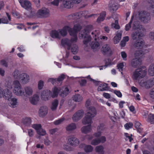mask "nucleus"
Masks as SVG:
<instances>
[{"label":"nucleus","mask_w":154,"mask_h":154,"mask_svg":"<svg viewBox=\"0 0 154 154\" xmlns=\"http://www.w3.org/2000/svg\"><path fill=\"white\" fill-rule=\"evenodd\" d=\"M29 76L28 74L25 73H21L20 80L21 81L23 84H27L29 82Z\"/></svg>","instance_id":"obj_23"},{"label":"nucleus","mask_w":154,"mask_h":154,"mask_svg":"<svg viewBox=\"0 0 154 154\" xmlns=\"http://www.w3.org/2000/svg\"><path fill=\"white\" fill-rule=\"evenodd\" d=\"M126 65V63L124 62L119 63L117 64V68L120 71L122 72H121V74H122V71H123L124 67Z\"/></svg>","instance_id":"obj_45"},{"label":"nucleus","mask_w":154,"mask_h":154,"mask_svg":"<svg viewBox=\"0 0 154 154\" xmlns=\"http://www.w3.org/2000/svg\"><path fill=\"white\" fill-rule=\"evenodd\" d=\"M92 118L88 116V115H86L85 117L82 120V123L83 125H91L92 123Z\"/></svg>","instance_id":"obj_24"},{"label":"nucleus","mask_w":154,"mask_h":154,"mask_svg":"<svg viewBox=\"0 0 154 154\" xmlns=\"http://www.w3.org/2000/svg\"><path fill=\"white\" fill-rule=\"evenodd\" d=\"M88 13V11H84L72 14L69 15L67 17V19L69 20H77L80 19L82 17H85L86 18L94 17V18L97 17V14H93L88 16H86V15Z\"/></svg>","instance_id":"obj_8"},{"label":"nucleus","mask_w":154,"mask_h":154,"mask_svg":"<svg viewBox=\"0 0 154 154\" xmlns=\"http://www.w3.org/2000/svg\"><path fill=\"white\" fill-rule=\"evenodd\" d=\"M125 135L126 137V140H129L130 142H131V141L133 140V139L132 137V134H131L130 135L129 134L127 133H125Z\"/></svg>","instance_id":"obj_54"},{"label":"nucleus","mask_w":154,"mask_h":154,"mask_svg":"<svg viewBox=\"0 0 154 154\" xmlns=\"http://www.w3.org/2000/svg\"><path fill=\"white\" fill-rule=\"evenodd\" d=\"M68 143L72 146H76L79 144L80 141L74 136H69L68 139Z\"/></svg>","instance_id":"obj_13"},{"label":"nucleus","mask_w":154,"mask_h":154,"mask_svg":"<svg viewBox=\"0 0 154 154\" xmlns=\"http://www.w3.org/2000/svg\"><path fill=\"white\" fill-rule=\"evenodd\" d=\"M112 17L115 20V23H112L111 24V27L117 29H119L120 27L118 23L117 16L116 14H114Z\"/></svg>","instance_id":"obj_26"},{"label":"nucleus","mask_w":154,"mask_h":154,"mask_svg":"<svg viewBox=\"0 0 154 154\" xmlns=\"http://www.w3.org/2000/svg\"><path fill=\"white\" fill-rule=\"evenodd\" d=\"M113 92L118 97L121 98L122 97V94L119 91L114 90Z\"/></svg>","instance_id":"obj_58"},{"label":"nucleus","mask_w":154,"mask_h":154,"mask_svg":"<svg viewBox=\"0 0 154 154\" xmlns=\"http://www.w3.org/2000/svg\"><path fill=\"white\" fill-rule=\"evenodd\" d=\"M103 95L105 98L107 99H110L111 97V95L110 94L108 93L105 92L103 94Z\"/></svg>","instance_id":"obj_63"},{"label":"nucleus","mask_w":154,"mask_h":154,"mask_svg":"<svg viewBox=\"0 0 154 154\" xmlns=\"http://www.w3.org/2000/svg\"><path fill=\"white\" fill-rule=\"evenodd\" d=\"M139 17L140 21L144 23H148L151 20L150 14L145 11H140L139 13Z\"/></svg>","instance_id":"obj_10"},{"label":"nucleus","mask_w":154,"mask_h":154,"mask_svg":"<svg viewBox=\"0 0 154 154\" xmlns=\"http://www.w3.org/2000/svg\"><path fill=\"white\" fill-rule=\"evenodd\" d=\"M133 126V124L132 123L129 122L126 124L125 125L124 127L126 129L128 130L132 128Z\"/></svg>","instance_id":"obj_56"},{"label":"nucleus","mask_w":154,"mask_h":154,"mask_svg":"<svg viewBox=\"0 0 154 154\" xmlns=\"http://www.w3.org/2000/svg\"><path fill=\"white\" fill-rule=\"evenodd\" d=\"M136 24L135 22L134 21L132 25V28L135 31L132 33L131 35L132 38L134 41L139 39H142L141 37L143 35L142 31L144 30L142 26L139 23H137V25H136Z\"/></svg>","instance_id":"obj_6"},{"label":"nucleus","mask_w":154,"mask_h":154,"mask_svg":"<svg viewBox=\"0 0 154 154\" xmlns=\"http://www.w3.org/2000/svg\"><path fill=\"white\" fill-rule=\"evenodd\" d=\"M49 14V10L45 8H42L39 10L37 13V15L39 17H47Z\"/></svg>","instance_id":"obj_12"},{"label":"nucleus","mask_w":154,"mask_h":154,"mask_svg":"<svg viewBox=\"0 0 154 154\" xmlns=\"http://www.w3.org/2000/svg\"><path fill=\"white\" fill-rule=\"evenodd\" d=\"M6 14L7 17H8V19H7L6 17H5L1 18L2 23L8 24L9 23V21H11V18L9 14L7 12L6 13Z\"/></svg>","instance_id":"obj_38"},{"label":"nucleus","mask_w":154,"mask_h":154,"mask_svg":"<svg viewBox=\"0 0 154 154\" xmlns=\"http://www.w3.org/2000/svg\"><path fill=\"white\" fill-rule=\"evenodd\" d=\"M82 28L81 26L79 24H75L73 29L69 27L67 31L72 37L70 40L67 38L62 39L61 42V45L63 46L67 47L68 50L70 49L71 45L77 42L78 39L77 33Z\"/></svg>","instance_id":"obj_1"},{"label":"nucleus","mask_w":154,"mask_h":154,"mask_svg":"<svg viewBox=\"0 0 154 154\" xmlns=\"http://www.w3.org/2000/svg\"><path fill=\"white\" fill-rule=\"evenodd\" d=\"M63 148L66 150L68 151H71L73 150V149L72 147L66 144L63 145Z\"/></svg>","instance_id":"obj_52"},{"label":"nucleus","mask_w":154,"mask_h":154,"mask_svg":"<svg viewBox=\"0 0 154 154\" xmlns=\"http://www.w3.org/2000/svg\"><path fill=\"white\" fill-rule=\"evenodd\" d=\"M72 99L75 102H79L83 100V97L80 94H75L73 96Z\"/></svg>","instance_id":"obj_39"},{"label":"nucleus","mask_w":154,"mask_h":154,"mask_svg":"<svg viewBox=\"0 0 154 154\" xmlns=\"http://www.w3.org/2000/svg\"><path fill=\"white\" fill-rule=\"evenodd\" d=\"M146 69L144 68H137L133 72V78L135 80L142 79L146 75Z\"/></svg>","instance_id":"obj_9"},{"label":"nucleus","mask_w":154,"mask_h":154,"mask_svg":"<svg viewBox=\"0 0 154 154\" xmlns=\"http://www.w3.org/2000/svg\"><path fill=\"white\" fill-rule=\"evenodd\" d=\"M65 120V118H62L57 120L54 122V124L56 125H58L61 124Z\"/></svg>","instance_id":"obj_53"},{"label":"nucleus","mask_w":154,"mask_h":154,"mask_svg":"<svg viewBox=\"0 0 154 154\" xmlns=\"http://www.w3.org/2000/svg\"><path fill=\"white\" fill-rule=\"evenodd\" d=\"M100 30L97 29L92 31L91 32V35L92 38L96 41L98 38L100 34Z\"/></svg>","instance_id":"obj_37"},{"label":"nucleus","mask_w":154,"mask_h":154,"mask_svg":"<svg viewBox=\"0 0 154 154\" xmlns=\"http://www.w3.org/2000/svg\"><path fill=\"white\" fill-rule=\"evenodd\" d=\"M20 71L18 70L15 69L12 73V76L15 80H20L21 76Z\"/></svg>","instance_id":"obj_34"},{"label":"nucleus","mask_w":154,"mask_h":154,"mask_svg":"<svg viewBox=\"0 0 154 154\" xmlns=\"http://www.w3.org/2000/svg\"><path fill=\"white\" fill-rule=\"evenodd\" d=\"M104 148L102 146L99 145L97 146L95 148L96 152L97 154H104Z\"/></svg>","instance_id":"obj_40"},{"label":"nucleus","mask_w":154,"mask_h":154,"mask_svg":"<svg viewBox=\"0 0 154 154\" xmlns=\"http://www.w3.org/2000/svg\"><path fill=\"white\" fill-rule=\"evenodd\" d=\"M121 56L124 60H127V55L126 53L124 51H122L121 52Z\"/></svg>","instance_id":"obj_62"},{"label":"nucleus","mask_w":154,"mask_h":154,"mask_svg":"<svg viewBox=\"0 0 154 154\" xmlns=\"http://www.w3.org/2000/svg\"><path fill=\"white\" fill-rule=\"evenodd\" d=\"M44 82L43 81L40 80L38 82V88L39 89H42L44 86Z\"/></svg>","instance_id":"obj_59"},{"label":"nucleus","mask_w":154,"mask_h":154,"mask_svg":"<svg viewBox=\"0 0 154 154\" xmlns=\"http://www.w3.org/2000/svg\"><path fill=\"white\" fill-rule=\"evenodd\" d=\"M133 45L134 48L137 49H141L146 47L145 43L142 39H139L134 41Z\"/></svg>","instance_id":"obj_14"},{"label":"nucleus","mask_w":154,"mask_h":154,"mask_svg":"<svg viewBox=\"0 0 154 154\" xmlns=\"http://www.w3.org/2000/svg\"><path fill=\"white\" fill-rule=\"evenodd\" d=\"M71 52L74 54H76L78 50V47L75 44H73L70 47Z\"/></svg>","instance_id":"obj_42"},{"label":"nucleus","mask_w":154,"mask_h":154,"mask_svg":"<svg viewBox=\"0 0 154 154\" xmlns=\"http://www.w3.org/2000/svg\"><path fill=\"white\" fill-rule=\"evenodd\" d=\"M69 89L67 86H65L62 88L60 87H55L52 90V93L50 90L43 91L41 93V98L42 100L45 101L48 100L50 97L51 95L53 97H57L58 93L62 97L66 96L69 93Z\"/></svg>","instance_id":"obj_2"},{"label":"nucleus","mask_w":154,"mask_h":154,"mask_svg":"<svg viewBox=\"0 0 154 154\" xmlns=\"http://www.w3.org/2000/svg\"><path fill=\"white\" fill-rule=\"evenodd\" d=\"M135 127L137 128L138 132L140 133L142 131V128L141 127V124L139 122L135 121L134 123Z\"/></svg>","instance_id":"obj_47"},{"label":"nucleus","mask_w":154,"mask_h":154,"mask_svg":"<svg viewBox=\"0 0 154 154\" xmlns=\"http://www.w3.org/2000/svg\"><path fill=\"white\" fill-rule=\"evenodd\" d=\"M48 113V108L47 106H42L40 108L38 111L39 116L43 117L47 114Z\"/></svg>","instance_id":"obj_21"},{"label":"nucleus","mask_w":154,"mask_h":154,"mask_svg":"<svg viewBox=\"0 0 154 154\" xmlns=\"http://www.w3.org/2000/svg\"><path fill=\"white\" fill-rule=\"evenodd\" d=\"M87 112L86 115L93 118L95 117L97 114V111L96 108L93 106H89L87 110Z\"/></svg>","instance_id":"obj_19"},{"label":"nucleus","mask_w":154,"mask_h":154,"mask_svg":"<svg viewBox=\"0 0 154 154\" xmlns=\"http://www.w3.org/2000/svg\"><path fill=\"white\" fill-rule=\"evenodd\" d=\"M122 32L121 31H118L116 33V35L113 39V42L115 44H118L120 42L122 35Z\"/></svg>","instance_id":"obj_25"},{"label":"nucleus","mask_w":154,"mask_h":154,"mask_svg":"<svg viewBox=\"0 0 154 154\" xmlns=\"http://www.w3.org/2000/svg\"><path fill=\"white\" fill-rule=\"evenodd\" d=\"M80 148H83L84 151L87 153L92 152L94 149L93 147L90 145H86L85 143H81L79 145Z\"/></svg>","instance_id":"obj_18"},{"label":"nucleus","mask_w":154,"mask_h":154,"mask_svg":"<svg viewBox=\"0 0 154 154\" xmlns=\"http://www.w3.org/2000/svg\"><path fill=\"white\" fill-rule=\"evenodd\" d=\"M100 141V143H103L105 142L106 141V137L104 136L101 137L100 138H98Z\"/></svg>","instance_id":"obj_61"},{"label":"nucleus","mask_w":154,"mask_h":154,"mask_svg":"<svg viewBox=\"0 0 154 154\" xmlns=\"http://www.w3.org/2000/svg\"><path fill=\"white\" fill-rule=\"evenodd\" d=\"M141 64V60L137 58H134L131 60V65L134 67L136 68L140 65Z\"/></svg>","instance_id":"obj_29"},{"label":"nucleus","mask_w":154,"mask_h":154,"mask_svg":"<svg viewBox=\"0 0 154 154\" xmlns=\"http://www.w3.org/2000/svg\"><path fill=\"white\" fill-rule=\"evenodd\" d=\"M144 54L143 51L141 50L136 51L134 53V55L136 57H141Z\"/></svg>","instance_id":"obj_49"},{"label":"nucleus","mask_w":154,"mask_h":154,"mask_svg":"<svg viewBox=\"0 0 154 154\" xmlns=\"http://www.w3.org/2000/svg\"><path fill=\"white\" fill-rule=\"evenodd\" d=\"M58 101L57 100H55L53 101L50 106V108L52 111L55 110L58 106Z\"/></svg>","instance_id":"obj_41"},{"label":"nucleus","mask_w":154,"mask_h":154,"mask_svg":"<svg viewBox=\"0 0 154 154\" xmlns=\"http://www.w3.org/2000/svg\"><path fill=\"white\" fill-rule=\"evenodd\" d=\"M106 13L105 12H103L100 14V16L97 19V22L99 23L101 21H103L105 17Z\"/></svg>","instance_id":"obj_43"},{"label":"nucleus","mask_w":154,"mask_h":154,"mask_svg":"<svg viewBox=\"0 0 154 154\" xmlns=\"http://www.w3.org/2000/svg\"><path fill=\"white\" fill-rule=\"evenodd\" d=\"M21 6L24 9L29 11L32 9V4L31 2L28 0H18Z\"/></svg>","instance_id":"obj_11"},{"label":"nucleus","mask_w":154,"mask_h":154,"mask_svg":"<svg viewBox=\"0 0 154 154\" xmlns=\"http://www.w3.org/2000/svg\"><path fill=\"white\" fill-rule=\"evenodd\" d=\"M99 84V86L97 90L98 91H106L107 89V84L106 83H100V82H97Z\"/></svg>","instance_id":"obj_33"},{"label":"nucleus","mask_w":154,"mask_h":154,"mask_svg":"<svg viewBox=\"0 0 154 154\" xmlns=\"http://www.w3.org/2000/svg\"><path fill=\"white\" fill-rule=\"evenodd\" d=\"M147 121L151 124H154V114H150L149 115Z\"/></svg>","instance_id":"obj_46"},{"label":"nucleus","mask_w":154,"mask_h":154,"mask_svg":"<svg viewBox=\"0 0 154 154\" xmlns=\"http://www.w3.org/2000/svg\"><path fill=\"white\" fill-rule=\"evenodd\" d=\"M110 114L109 115H111V116L115 118L118 117V114L117 112L115 111L113 109H112L110 111Z\"/></svg>","instance_id":"obj_55"},{"label":"nucleus","mask_w":154,"mask_h":154,"mask_svg":"<svg viewBox=\"0 0 154 154\" xmlns=\"http://www.w3.org/2000/svg\"><path fill=\"white\" fill-rule=\"evenodd\" d=\"M31 119L29 118L26 117L23 119V123L27 126L29 125L31 123Z\"/></svg>","instance_id":"obj_48"},{"label":"nucleus","mask_w":154,"mask_h":154,"mask_svg":"<svg viewBox=\"0 0 154 154\" xmlns=\"http://www.w3.org/2000/svg\"><path fill=\"white\" fill-rule=\"evenodd\" d=\"M134 21L135 22L136 24L137 23H139V22L138 21H137L136 19L135 18L134 16L132 17L131 20L129 23L128 24H127L125 26V30L126 31H128L131 27V24L132 23H133V24ZM136 25H137V24H136Z\"/></svg>","instance_id":"obj_35"},{"label":"nucleus","mask_w":154,"mask_h":154,"mask_svg":"<svg viewBox=\"0 0 154 154\" xmlns=\"http://www.w3.org/2000/svg\"><path fill=\"white\" fill-rule=\"evenodd\" d=\"M149 96L150 97L154 99V88L151 89L149 93Z\"/></svg>","instance_id":"obj_64"},{"label":"nucleus","mask_w":154,"mask_h":154,"mask_svg":"<svg viewBox=\"0 0 154 154\" xmlns=\"http://www.w3.org/2000/svg\"><path fill=\"white\" fill-rule=\"evenodd\" d=\"M140 85L145 87L146 88H149L154 85V79H151L146 82L142 80L140 82Z\"/></svg>","instance_id":"obj_16"},{"label":"nucleus","mask_w":154,"mask_h":154,"mask_svg":"<svg viewBox=\"0 0 154 154\" xmlns=\"http://www.w3.org/2000/svg\"><path fill=\"white\" fill-rule=\"evenodd\" d=\"M92 126L91 125L84 126L82 127L81 131L82 133L86 134L90 133L92 131Z\"/></svg>","instance_id":"obj_27"},{"label":"nucleus","mask_w":154,"mask_h":154,"mask_svg":"<svg viewBox=\"0 0 154 154\" xmlns=\"http://www.w3.org/2000/svg\"><path fill=\"white\" fill-rule=\"evenodd\" d=\"M84 115V111L82 110H79L75 113L73 116L72 119L73 121L77 122L80 120Z\"/></svg>","instance_id":"obj_17"},{"label":"nucleus","mask_w":154,"mask_h":154,"mask_svg":"<svg viewBox=\"0 0 154 154\" xmlns=\"http://www.w3.org/2000/svg\"><path fill=\"white\" fill-rule=\"evenodd\" d=\"M149 37L151 41H154V31L150 32L149 33Z\"/></svg>","instance_id":"obj_57"},{"label":"nucleus","mask_w":154,"mask_h":154,"mask_svg":"<svg viewBox=\"0 0 154 154\" xmlns=\"http://www.w3.org/2000/svg\"><path fill=\"white\" fill-rule=\"evenodd\" d=\"M4 85L7 89H12L13 93L18 96H22L24 95V92L19 81L14 80L12 82L11 79L8 78L5 80Z\"/></svg>","instance_id":"obj_3"},{"label":"nucleus","mask_w":154,"mask_h":154,"mask_svg":"<svg viewBox=\"0 0 154 154\" xmlns=\"http://www.w3.org/2000/svg\"><path fill=\"white\" fill-rule=\"evenodd\" d=\"M60 6L62 8L69 9L73 6L71 0H63Z\"/></svg>","instance_id":"obj_20"},{"label":"nucleus","mask_w":154,"mask_h":154,"mask_svg":"<svg viewBox=\"0 0 154 154\" xmlns=\"http://www.w3.org/2000/svg\"><path fill=\"white\" fill-rule=\"evenodd\" d=\"M24 91L26 96H30L32 95L33 93V90L32 87L27 86L24 88Z\"/></svg>","instance_id":"obj_32"},{"label":"nucleus","mask_w":154,"mask_h":154,"mask_svg":"<svg viewBox=\"0 0 154 154\" xmlns=\"http://www.w3.org/2000/svg\"><path fill=\"white\" fill-rule=\"evenodd\" d=\"M148 73L150 76H154V64H152L149 66L148 70Z\"/></svg>","instance_id":"obj_44"},{"label":"nucleus","mask_w":154,"mask_h":154,"mask_svg":"<svg viewBox=\"0 0 154 154\" xmlns=\"http://www.w3.org/2000/svg\"><path fill=\"white\" fill-rule=\"evenodd\" d=\"M104 125L103 123H100L97 126V131L102 132L104 129Z\"/></svg>","instance_id":"obj_51"},{"label":"nucleus","mask_w":154,"mask_h":154,"mask_svg":"<svg viewBox=\"0 0 154 154\" xmlns=\"http://www.w3.org/2000/svg\"><path fill=\"white\" fill-rule=\"evenodd\" d=\"M90 42H89V45L87 47L90 45L94 51L97 50L100 48V44L97 41L95 42H92L91 45H90Z\"/></svg>","instance_id":"obj_36"},{"label":"nucleus","mask_w":154,"mask_h":154,"mask_svg":"<svg viewBox=\"0 0 154 154\" xmlns=\"http://www.w3.org/2000/svg\"><path fill=\"white\" fill-rule=\"evenodd\" d=\"M32 127L36 131L37 133L39 135L44 136L46 134L45 130L41 128V125L40 124H35L32 125Z\"/></svg>","instance_id":"obj_15"},{"label":"nucleus","mask_w":154,"mask_h":154,"mask_svg":"<svg viewBox=\"0 0 154 154\" xmlns=\"http://www.w3.org/2000/svg\"><path fill=\"white\" fill-rule=\"evenodd\" d=\"M0 64L3 66L7 67L8 66V64L6 61L5 60H2L0 61Z\"/></svg>","instance_id":"obj_60"},{"label":"nucleus","mask_w":154,"mask_h":154,"mask_svg":"<svg viewBox=\"0 0 154 154\" xmlns=\"http://www.w3.org/2000/svg\"><path fill=\"white\" fill-rule=\"evenodd\" d=\"M91 144L94 146L100 144V141L98 138H95L91 140Z\"/></svg>","instance_id":"obj_50"},{"label":"nucleus","mask_w":154,"mask_h":154,"mask_svg":"<svg viewBox=\"0 0 154 154\" xmlns=\"http://www.w3.org/2000/svg\"><path fill=\"white\" fill-rule=\"evenodd\" d=\"M39 100V97L37 94H35L29 98L30 103L34 105L37 104L38 103Z\"/></svg>","instance_id":"obj_22"},{"label":"nucleus","mask_w":154,"mask_h":154,"mask_svg":"<svg viewBox=\"0 0 154 154\" xmlns=\"http://www.w3.org/2000/svg\"><path fill=\"white\" fill-rule=\"evenodd\" d=\"M94 28L92 25H88L86 26L85 29L82 30L79 33V37L80 39L84 38L83 42L85 46H88L89 45V42L91 40V37L88 34L90 33Z\"/></svg>","instance_id":"obj_5"},{"label":"nucleus","mask_w":154,"mask_h":154,"mask_svg":"<svg viewBox=\"0 0 154 154\" xmlns=\"http://www.w3.org/2000/svg\"><path fill=\"white\" fill-rule=\"evenodd\" d=\"M69 29V27L65 26L62 29L58 30H53L50 32V35L53 38L60 39L61 36L64 37L66 35L68 29Z\"/></svg>","instance_id":"obj_7"},{"label":"nucleus","mask_w":154,"mask_h":154,"mask_svg":"<svg viewBox=\"0 0 154 154\" xmlns=\"http://www.w3.org/2000/svg\"><path fill=\"white\" fill-rule=\"evenodd\" d=\"M102 132L97 131V132L94 133L93 134V136L91 135H87L86 136V137L88 141H90L92 139L93 136L97 137L100 136Z\"/></svg>","instance_id":"obj_30"},{"label":"nucleus","mask_w":154,"mask_h":154,"mask_svg":"<svg viewBox=\"0 0 154 154\" xmlns=\"http://www.w3.org/2000/svg\"><path fill=\"white\" fill-rule=\"evenodd\" d=\"M12 96L11 92L8 89L4 91L0 88V98L3 97L8 100L9 105L12 108L16 107L18 105L17 99L16 98H11Z\"/></svg>","instance_id":"obj_4"},{"label":"nucleus","mask_w":154,"mask_h":154,"mask_svg":"<svg viewBox=\"0 0 154 154\" xmlns=\"http://www.w3.org/2000/svg\"><path fill=\"white\" fill-rule=\"evenodd\" d=\"M76 124L72 123L67 125L65 129L67 131L71 132L76 129Z\"/></svg>","instance_id":"obj_28"},{"label":"nucleus","mask_w":154,"mask_h":154,"mask_svg":"<svg viewBox=\"0 0 154 154\" xmlns=\"http://www.w3.org/2000/svg\"><path fill=\"white\" fill-rule=\"evenodd\" d=\"M102 51L105 54H110L112 52L109 46L107 44L103 45L101 48Z\"/></svg>","instance_id":"obj_31"}]
</instances>
